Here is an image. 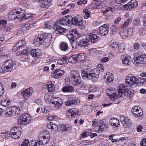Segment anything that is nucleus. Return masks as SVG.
Here are the masks:
<instances>
[{
    "instance_id": "obj_24",
    "label": "nucleus",
    "mask_w": 146,
    "mask_h": 146,
    "mask_svg": "<svg viewBox=\"0 0 146 146\" xmlns=\"http://www.w3.org/2000/svg\"><path fill=\"white\" fill-rule=\"evenodd\" d=\"M4 64L7 72H10L12 70L13 65V61L11 59H9L6 60L4 63Z\"/></svg>"
},
{
    "instance_id": "obj_38",
    "label": "nucleus",
    "mask_w": 146,
    "mask_h": 146,
    "mask_svg": "<svg viewBox=\"0 0 146 146\" xmlns=\"http://www.w3.org/2000/svg\"><path fill=\"white\" fill-rule=\"evenodd\" d=\"M60 50L63 51H67L68 49L67 43L64 42H61L60 44Z\"/></svg>"
},
{
    "instance_id": "obj_10",
    "label": "nucleus",
    "mask_w": 146,
    "mask_h": 146,
    "mask_svg": "<svg viewBox=\"0 0 146 146\" xmlns=\"http://www.w3.org/2000/svg\"><path fill=\"white\" fill-rule=\"evenodd\" d=\"M50 102L52 104H54V107L57 109L60 108L62 104L61 99L58 97H52Z\"/></svg>"
},
{
    "instance_id": "obj_26",
    "label": "nucleus",
    "mask_w": 146,
    "mask_h": 146,
    "mask_svg": "<svg viewBox=\"0 0 146 146\" xmlns=\"http://www.w3.org/2000/svg\"><path fill=\"white\" fill-rule=\"evenodd\" d=\"M41 52L39 49H33L30 52V54L34 58H37L39 57Z\"/></svg>"
},
{
    "instance_id": "obj_53",
    "label": "nucleus",
    "mask_w": 146,
    "mask_h": 146,
    "mask_svg": "<svg viewBox=\"0 0 146 146\" xmlns=\"http://www.w3.org/2000/svg\"><path fill=\"white\" fill-rule=\"evenodd\" d=\"M83 12L84 13V18L87 19L90 17V12L88 9H84L83 10Z\"/></svg>"
},
{
    "instance_id": "obj_23",
    "label": "nucleus",
    "mask_w": 146,
    "mask_h": 146,
    "mask_svg": "<svg viewBox=\"0 0 146 146\" xmlns=\"http://www.w3.org/2000/svg\"><path fill=\"white\" fill-rule=\"evenodd\" d=\"M59 25V24H58V23H55L54 27H53L54 29L55 30V32L57 34H62L64 33L66 29Z\"/></svg>"
},
{
    "instance_id": "obj_12",
    "label": "nucleus",
    "mask_w": 146,
    "mask_h": 146,
    "mask_svg": "<svg viewBox=\"0 0 146 146\" xmlns=\"http://www.w3.org/2000/svg\"><path fill=\"white\" fill-rule=\"evenodd\" d=\"M138 3L136 0H131L127 4L123 5V7L125 10H129L136 7Z\"/></svg>"
},
{
    "instance_id": "obj_39",
    "label": "nucleus",
    "mask_w": 146,
    "mask_h": 146,
    "mask_svg": "<svg viewBox=\"0 0 146 146\" xmlns=\"http://www.w3.org/2000/svg\"><path fill=\"white\" fill-rule=\"evenodd\" d=\"M63 92H71L74 91V88L71 86H66L63 87L62 89Z\"/></svg>"
},
{
    "instance_id": "obj_27",
    "label": "nucleus",
    "mask_w": 146,
    "mask_h": 146,
    "mask_svg": "<svg viewBox=\"0 0 146 146\" xmlns=\"http://www.w3.org/2000/svg\"><path fill=\"white\" fill-rule=\"evenodd\" d=\"M80 102V101L79 100L70 98L65 102V105L67 106L76 105L79 104Z\"/></svg>"
},
{
    "instance_id": "obj_49",
    "label": "nucleus",
    "mask_w": 146,
    "mask_h": 146,
    "mask_svg": "<svg viewBox=\"0 0 146 146\" xmlns=\"http://www.w3.org/2000/svg\"><path fill=\"white\" fill-rule=\"evenodd\" d=\"M85 59V56L83 54H78V61H84Z\"/></svg>"
},
{
    "instance_id": "obj_51",
    "label": "nucleus",
    "mask_w": 146,
    "mask_h": 146,
    "mask_svg": "<svg viewBox=\"0 0 146 146\" xmlns=\"http://www.w3.org/2000/svg\"><path fill=\"white\" fill-rule=\"evenodd\" d=\"M29 146H40V143L36 142V140H33L31 141L29 143Z\"/></svg>"
},
{
    "instance_id": "obj_4",
    "label": "nucleus",
    "mask_w": 146,
    "mask_h": 146,
    "mask_svg": "<svg viewBox=\"0 0 146 146\" xmlns=\"http://www.w3.org/2000/svg\"><path fill=\"white\" fill-rule=\"evenodd\" d=\"M21 128L19 127H12L10 131V136L13 139L19 138L21 134Z\"/></svg>"
},
{
    "instance_id": "obj_14",
    "label": "nucleus",
    "mask_w": 146,
    "mask_h": 146,
    "mask_svg": "<svg viewBox=\"0 0 146 146\" xmlns=\"http://www.w3.org/2000/svg\"><path fill=\"white\" fill-rule=\"evenodd\" d=\"M109 27L108 24H104L100 27L99 29V33L102 36L106 35L109 31Z\"/></svg>"
},
{
    "instance_id": "obj_6",
    "label": "nucleus",
    "mask_w": 146,
    "mask_h": 146,
    "mask_svg": "<svg viewBox=\"0 0 146 146\" xmlns=\"http://www.w3.org/2000/svg\"><path fill=\"white\" fill-rule=\"evenodd\" d=\"M134 64L136 66L139 64H144L146 63V55L143 54L134 58L133 61Z\"/></svg>"
},
{
    "instance_id": "obj_1",
    "label": "nucleus",
    "mask_w": 146,
    "mask_h": 146,
    "mask_svg": "<svg viewBox=\"0 0 146 146\" xmlns=\"http://www.w3.org/2000/svg\"><path fill=\"white\" fill-rule=\"evenodd\" d=\"M70 74L71 82L74 85H79L81 89L85 88V85L81 82L80 74L77 71H72Z\"/></svg>"
},
{
    "instance_id": "obj_25",
    "label": "nucleus",
    "mask_w": 146,
    "mask_h": 146,
    "mask_svg": "<svg viewBox=\"0 0 146 146\" xmlns=\"http://www.w3.org/2000/svg\"><path fill=\"white\" fill-rule=\"evenodd\" d=\"M44 32L38 31V35L35 37V40L38 42V44H42V40L44 38Z\"/></svg>"
},
{
    "instance_id": "obj_40",
    "label": "nucleus",
    "mask_w": 146,
    "mask_h": 146,
    "mask_svg": "<svg viewBox=\"0 0 146 146\" xmlns=\"http://www.w3.org/2000/svg\"><path fill=\"white\" fill-rule=\"evenodd\" d=\"M19 11H16L17 15L16 16V18H17L18 19H22V18H23L24 16L23 13L24 12V11H23L22 9L20 8L18 9Z\"/></svg>"
},
{
    "instance_id": "obj_64",
    "label": "nucleus",
    "mask_w": 146,
    "mask_h": 146,
    "mask_svg": "<svg viewBox=\"0 0 146 146\" xmlns=\"http://www.w3.org/2000/svg\"><path fill=\"white\" fill-rule=\"evenodd\" d=\"M140 145L141 146H146V139L143 138L141 142Z\"/></svg>"
},
{
    "instance_id": "obj_17",
    "label": "nucleus",
    "mask_w": 146,
    "mask_h": 146,
    "mask_svg": "<svg viewBox=\"0 0 146 146\" xmlns=\"http://www.w3.org/2000/svg\"><path fill=\"white\" fill-rule=\"evenodd\" d=\"M86 37L89 42L96 43L99 40V37L96 35L92 33H89L86 36Z\"/></svg>"
},
{
    "instance_id": "obj_48",
    "label": "nucleus",
    "mask_w": 146,
    "mask_h": 146,
    "mask_svg": "<svg viewBox=\"0 0 146 146\" xmlns=\"http://www.w3.org/2000/svg\"><path fill=\"white\" fill-rule=\"evenodd\" d=\"M42 112L44 113V115L46 116L50 113V111L49 109L47 107H44L42 108Z\"/></svg>"
},
{
    "instance_id": "obj_19",
    "label": "nucleus",
    "mask_w": 146,
    "mask_h": 146,
    "mask_svg": "<svg viewBox=\"0 0 146 146\" xmlns=\"http://www.w3.org/2000/svg\"><path fill=\"white\" fill-rule=\"evenodd\" d=\"M122 63L125 66L129 65L130 64L131 58L126 54H123L121 56Z\"/></svg>"
},
{
    "instance_id": "obj_41",
    "label": "nucleus",
    "mask_w": 146,
    "mask_h": 146,
    "mask_svg": "<svg viewBox=\"0 0 146 146\" xmlns=\"http://www.w3.org/2000/svg\"><path fill=\"white\" fill-rule=\"evenodd\" d=\"M46 127L48 128L53 130H56L57 128V125L52 122L48 123Z\"/></svg>"
},
{
    "instance_id": "obj_37",
    "label": "nucleus",
    "mask_w": 146,
    "mask_h": 146,
    "mask_svg": "<svg viewBox=\"0 0 146 146\" xmlns=\"http://www.w3.org/2000/svg\"><path fill=\"white\" fill-rule=\"evenodd\" d=\"M13 107L9 108L6 109L5 115L8 117H11L14 115Z\"/></svg>"
},
{
    "instance_id": "obj_13",
    "label": "nucleus",
    "mask_w": 146,
    "mask_h": 146,
    "mask_svg": "<svg viewBox=\"0 0 146 146\" xmlns=\"http://www.w3.org/2000/svg\"><path fill=\"white\" fill-rule=\"evenodd\" d=\"M44 38L42 40V44L45 46H48L51 43L52 39V35L50 33H44Z\"/></svg>"
},
{
    "instance_id": "obj_36",
    "label": "nucleus",
    "mask_w": 146,
    "mask_h": 146,
    "mask_svg": "<svg viewBox=\"0 0 146 146\" xmlns=\"http://www.w3.org/2000/svg\"><path fill=\"white\" fill-rule=\"evenodd\" d=\"M97 124H98V125L97 126L99 127V129L102 131H106L108 128V127L103 123L102 121H99Z\"/></svg>"
},
{
    "instance_id": "obj_8",
    "label": "nucleus",
    "mask_w": 146,
    "mask_h": 146,
    "mask_svg": "<svg viewBox=\"0 0 146 146\" xmlns=\"http://www.w3.org/2000/svg\"><path fill=\"white\" fill-rule=\"evenodd\" d=\"M50 137V135L49 134H47L46 135H40L38 138V142L40 143V145H45L49 141Z\"/></svg>"
},
{
    "instance_id": "obj_7",
    "label": "nucleus",
    "mask_w": 146,
    "mask_h": 146,
    "mask_svg": "<svg viewBox=\"0 0 146 146\" xmlns=\"http://www.w3.org/2000/svg\"><path fill=\"white\" fill-rule=\"evenodd\" d=\"M71 24L74 25L80 26L83 23V18L80 16H76L72 18L71 16Z\"/></svg>"
},
{
    "instance_id": "obj_5",
    "label": "nucleus",
    "mask_w": 146,
    "mask_h": 146,
    "mask_svg": "<svg viewBox=\"0 0 146 146\" xmlns=\"http://www.w3.org/2000/svg\"><path fill=\"white\" fill-rule=\"evenodd\" d=\"M133 29H135V28L122 29L120 33V35L123 38H126L130 37L133 34Z\"/></svg>"
},
{
    "instance_id": "obj_20",
    "label": "nucleus",
    "mask_w": 146,
    "mask_h": 146,
    "mask_svg": "<svg viewBox=\"0 0 146 146\" xmlns=\"http://www.w3.org/2000/svg\"><path fill=\"white\" fill-rule=\"evenodd\" d=\"M33 89L29 88L21 92L22 96L26 99H28L32 94Z\"/></svg>"
},
{
    "instance_id": "obj_15",
    "label": "nucleus",
    "mask_w": 146,
    "mask_h": 146,
    "mask_svg": "<svg viewBox=\"0 0 146 146\" xmlns=\"http://www.w3.org/2000/svg\"><path fill=\"white\" fill-rule=\"evenodd\" d=\"M131 112L138 117H140L143 114L142 110L139 107L135 106L133 107L131 110Z\"/></svg>"
},
{
    "instance_id": "obj_50",
    "label": "nucleus",
    "mask_w": 146,
    "mask_h": 146,
    "mask_svg": "<svg viewBox=\"0 0 146 146\" xmlns=\"http://www.w3.org/2000/svg\"><path fill=\"white\" fill-rule=\"evenodd\" d=\"M18 45V47L19 49L21 48L24 46L26 44V42L25 40H19L17 43Z\"/></svg>"
},
{
    "instance_id": "obj_33",
    "label": "nucleus",
    "mask_w": 146,
    "mask_h": 146,
    "mask_svg": "<svg viewBox=\"0 0 146 146\" xmlns=\"http://www.w3.org/2000/svg\"><path fill=\"white\" fill-rule=\"evenodd\" d=\"M104 79L106 80L107 82L108 83H111L114 80V78L113 74L110 72L106 73L105 75Z\"/></svg>"
},
{
    "instance_id": "obj_28",
    "label": "nucleus",
    "mask_w": 146,
    "mask_h": 146,
    "mask_svg": "<svg viewBox=\"0 0 146 146\" xmlns=\"http://www.w3.org/2000/svg\"><path fill=\"white\" fill-rule=\"evenodd\" d=\"M29 23H27L22 25L21 27L19 29L17 33L20 34L23 33L31 29Z\"/></svg>"
},
{
    "instance_id": "obj_29",
    "label": "nucleus",
    "mask_w": 146,
    "mask_h": 146,
    "mask_svg": "<svg viewBox=\"0 0 146 146\" xmlns=\"http://www.w3.org/2000/svg\"><path fill=\"white\" fill-rule=\"evenodd\" d=\"M64 73V71L59 69H56L54 70L53 77L55 78H58L62 76Z\"/></svg>"
},
{
    "instance_id": "obj_31",
    "label": "nucleus",
    "mask_w": 146,
    "mask_h": 146,
    "mask_svg": "<svg viewBox=\"0 0 146 146\" xmlns=\"http://www.w3.org/2000/svg\"><path fill=\"white\" fill-rule=\"evenodd\" d=\"M50 0H40L38 2L41 7L47 8L50 5Z\"/></svg>"
},
{
    "instance_id": "obj_52",
    "label": "nucleus",
    "mask_w": 146,
    "mask_h": 146,
    "mask_svg": "<svg viewBox=\"0 0 146 146\" xmlns=\"http://www.w3.org/2000/svg\"><path fill=\"white\" fill-rule=\"evenodd\" d=\"M33 17V16L29 14H26L24 15L23 17V18H22V19H21L20 21H23V19L26 20L29 19H32Z\"/></svg>"
},
{
    "instance_id": "obj_54",
    "label": "nucleus",
    "mask_w": 146,
    "mask_h": 146,
    "mask_svg": "<svg viewBox=\"0 0 146 146\" xmlns=\"http://www.w3.org/2000/svg\"><path fill=\"white\" fill-rule=\"evenodd\" d=\"M6 72L5 64L3 63H0V73H5Z\"/></svg>"
},
{
    "instance_id": "obj_45",
    "label": "nucleus",
    "mask_w": 146,
    "mask_h": 146,
    "mask_svg": "<svg viewBox=\"0 0 146 146\" xmlns=\"http://www.w3.org/2000/svg\"><path fill=\"white\" fill-rule=\"evenodd\" d=\"M137 82L139 85H143L144 84L146 81V79L145 78H137L136 79Z\"/></svg>"
},
{
    "instance_id": "obj_2",
    "label": "nucleus",
    "mask_w": 146,
    "mask_h": 146,
    "mask_svg": "<svg viewBox=\"0 0 146 146\" xmlns=\"http://www.w3.org/2000/svg\"><path fill=\"white\" fill-rule=\"evenodd\" d=\"M96 70L94 69L90 71L87 69H85L81 73L82 78L84 79H95L96 80L98 78L100 73Z\"/></svg>"
},
{
    "instance_id": "obj_22",
    "label": "nucleus",
    "mask_w": 146,
    "mask_h": 146,
    "mask_svg": "<svg viewBox=\"0 0 146 146\" xmlns=\"http://www.w3.org/2000/svg\"><path fill=\"white\" fill-rule=\"evenodd\" d=\"M56 129L59 131L69 132L71 130L72 128L71 126L70 125L61 124L58 127H57Z\"/></svg>"
},
{
    "instance_id": "obj_30",
    "label": "nucleus",
    "mask_w": 146,
    "mask_h": 146,
    "mask_svg": "<svg viewBox=\"0 0 146 146\" xmlns=\"http://www.w3.org/2000/svg\"><path fill=\"white\" fill-rule=\"evenodd\" d=\"M126 86L123 84H120L118 90V96L119 98H121L123 96L124 93L127 89Z\"/></svg>"
},
{
    "instance_id": "obj_47",
    "label": "nucleus",
    "mask_w": 146,
    "mask_h": 146,
    "mask_svg": "<svg viewBox=\"0 0 146 146\" xmlns=\"http://www.w3.org/2000/svg\"><path fill=\"white\" fill-rule=\"evenodd\" d=\"M89 62V60H86L85 61H83V62L80 64V67L82 68H84L88 66L89 65V64H88Z\"/></svg>"
},
{
    "instance_id": "obj_21",
    "label": "nucleus",
    "mask_w": 146,
    "mask_h": 146,
    "mask_svg": "<svg viewBox=\"0 0 146 146\" xmlns=\"http://www.w3.org/2000/svg\"><path fill=\"white\" fill-rule=\"evenodd\" d=\"M120 120L125 127L128 128L129 127L131 122L128 117L124 116H120Z\"/></svg>"
},
{
    "instance_id": "obj_9",
    "label": "nucleus",
    "mask_w": 146,
    "mask_h": 146,
    "mask_svg": "<svg viewBox=\"0 0 146 146\" xmlns=\"http://www.w3.org/2000/svg\"><path fill=\"white\" fill-rule=\"evenodd\" d=\"M31 118L28 114H23L21 116L19 121H18L19 124L25 125L30 123Z\"/></svg>"
},
{
    "instance_id": "obj_44",
    "label": "nucleus",
    "mask_w": 146,
    "mask_h": 146,
    "mask_svg": "<svg viewBox=\"0 0 146 146\" xmlns=\"http://www.w3.org/2000/svg\"><path fill=\"white\" fill-rule=\"evenodd\" d=\"M100 52L101 51H100L96 48H93L91 50L90 52V54L91 55H92L94 56H96L98 55Z\"/></svg>"
},
{
    "instance_id": "obj_57",
    "label": "nucleus",
    "mask_w": 146,
    "mask_h": 146,
    "mask_svg": "<svg viewBox=\"0 0 146 146\" xmlns=\"http://www.w3.org/2000/svg\"><path fill=\"white\" fill-rule=\"evenodd\" d=\"M134 26H140L141 25L140 21L139 19H135L133 22Z\"/></svg>"
},
{
    "instance_id": "obj_60",
    "label": "nucleus",
    "mask_w": 146,
    "mask_h": 146,
    "mask_svg": "<svg viewBox=\"0 0 146 146\" xmlns=\"http://www.w3.org/2000/svg\"><path fill=\"white\" fill-rule=\"evenodd\" d=\"M17 13L16 12H14L13 11L11 12L9 14V17H11L12 19H15L16 18Z\"/></svg>"
},
{
    "instance_id": "obj_42",
    "label": "nucleus",
    "mask_w": 146,
    "mask_h": 146,
    "mask_svg": "<svg viewBox=\"0 0 146 146\" xmlns=\"http://www.w3.org/2000/svg\"><path fill=\"white\" fill-rule=\"evenodd\" d=\"M1 105L3 106L7 107L9 105L10 101L8 99H3L1 103Z\"/></svg>"
},
{
    "instance_id": "obj_32",
    "label": "nucleus",
    "mask_w": 146,
    "mask_h": 146,
    "mask_svg": "<svg viewBox=\"0 0 146 146\" xmlns=\"http://www.w3.org/2000/svg\"><path fill=\"white\" fill-rule=\"evenodd\" d=\"M109 124L115 127H119V121L118 119L115 118L110 119L109 121Z\"/></svg>"
},
{
    "instance_id": "obj_62",
    "label": "nucleus",
    "mask_w": 146,
    "mask_h": 146,
    "mask_svg": "<svg viewBox=\"0 0 146 146\" xmlns=\"http://www.w3.org/2000/svg\"><path fill=\"white\" fill-rule=\"evenodd\" d=\"M44 25V28L45 29H50L51 27V25L50 24V22H49L45 23Z\"/></svg>"
},
{
    "instance_id": "obj_34",
    "label": "nucleus",
    "mask_w": 146,
    "mask_h": 146,
    "mask_svg": "<svg viewBox=\"0 0 146 146\" xmlns=\"http://www.w3.org/2000/svg\"><path fill=\"white\" fill-rule=\"evenodd\" d=\"M88 40L86 37L85 39H83L80 41L78 44V46L84 47H88L89 44L88 43L89 41Z\"/></svg>"
},
{
    "instance_id": "obj_46",
    "label": "nucleus",
    "mask_w": 146,
    "mask_h": 146,
    "mask_svg": "<svg viewBox=\"0 0 146 146\" xmlns=\"http://www.w3.org/2000/svg\"><path fill=\"white\" fill-rule=\"evenodd\" d=\"M132 22V19L131 18H128L125 21L124 23L121 26V28H123L128 26Z\"/></svg>"
},
{
    "instance_id": "obj_16",
    "label": "nucleus",
    "mask_w": 146,
    "mask_h": 146,
    "mask_svg": "<svg viewBox=\"0 0 146 146\" xmlns=\"http://www.w3.org/2000/svg\"><path fill=\"white\" fill-rule=\"evenodd\" d=\"M106 93L108 96L109 97L111 100H116L119 96H117L115 92V91L113 88H110V89L107 90Z\"/></svg>"
},
{
    "instance_id": "obj_61",
    "label": "nucleus",
    "mask_w": 146,
    "mask_h": 146,
    "mask_svg": "<svg viewBox=\"0 0 146 146\" xmlns=\"http://www.w3.org/2000/svg\"><path fill=\"white\" fill-rule=\"evenodd\" d=\"M125 48L123 44H121L118 46V51L120 52H123Z\"/></svg>"
},
{
    "instance_id": "obj_11",
    "label": "nucleus",
    "mask_w": 146,
    "mask_h": 146,
    "mask_svg": "<svg viewBox=\"0 0 146 146\" xmlns=\"http://www.w3.org/2000/svg\"><path fill=\"white\" fill-rule=\"evenodd\" d=\"M71 16H66L63 18V19L57 20L56 22L58 23V24H59V25H62L68 26L71 24Z\"/></svg>"
},
{
    "instance_id": "obj_35",
    "label": "nucleus",
    "mask_w": 146,
    "mask_h": 146,
    "mask_svg": "<svg viewBox=\"0 0 146 146\" xmlns=\"http://www.w3.org/2000/svg\"><path fill=\"white\" fill-rule=\"evenodd\" d=\"M134 91L131 88L126 89L123 95L128 98H130L133 95Z\"/></svg>"
},
{
    "instance_id": "obj_56",
    "label": "nucleus",
    "mask_w": 146,
    "mask_h": 146,
    "mask_svg": "<svg viewBox=\"0 0 146 146\" xmlns=\"http://www.w3.org/2000/svg\"><path fill=\"white\" fill-rule=\"evenodd\" d=\"M94 69L96 70L97 71L100 72V71H103L104 70V67L101 64H99L98 65V66L96 68H94Z\"/></svg>"
},
{
    "instance_id": "obj_63",
    "label": "nucleus",
    "mask_w": 146,
    "mask_h": 146,
    "mask_svg": "<svg viewBox=\"0 0 146 146\" xmlns=\"http://www.w3.org/2000/svg\"><path fill=\"white\" fill-rule=\"evenodd\" d=\"M118 45L117 43L115 41L112 42L110 44V46L113 48H115L117 47Z\"/></svg>"
},
{
    "instance_id": "obj_3",
    "label": "nucleus",
    "mask_w": 146,
    "mask_h": 146,
    "mask_svg": "<svg viewBox=\"0 0 146 146\" xmlns=\"http://www.w3.org/2000/svg\"><path fill=\"white\" fill-rule=\"evenodd\" d=\"M137 79L136 76L131 74L128 75L126 78L125 83L127 87L133 88L136 84Z\"/></svg>"
},
{
    "instance_id": "obj_59",
    "label": "nucleus",
    "mask_w": 146,
    "mask_h": 146,
    "mask_svg": "<svg viewBox=\"0 0 146 146\" xmlns=\"http://www.w3.org/2000/svg\"><path fill=\"white\" fill-rule=\"evenodd\" d=\"M110 29L113 32H116L118 30V27L116 25H113L111 27Z\"/></svg>"
},
{
    "instance_id": "obj_43",
    "label": "nucleus",
    "mask_w": 146,
    "mask_h": 146,
    "mask_svg": "<svg viewBox=\"0 0 146 146\" xmlns=\"http://www.w3.org/2000/svg\"><path fill=\"white\" fill-rule=\"evenodd\" d=\"M69 61L71 62H78V54L72 55L69 58Z\"/></svg>"
},
{
    "instance_id": "obj_58",
    "label": "nucleus",
    "mask_w": 146,
    "mask_h": 146,
    "mask_svg": "<svg viewBox=\"0 0 146 146\" xmlns=\"http://www.w3.org/2000/svg\"><path fill=\"white\" fill-rule=\"evenodd\" d=\"M14 115H18L20 113V110L16 107H13Z\"/></svg>"
},
{
    "instance_id": "obj_18",
    "label": "nucleus",
    "mask_w": 146,
    "mask_h": 146,
    "mask_svg": "<svg viewBox=\"0 0 146 146\" xmlns=\"http://www.w3.org/2000/svg\"><path fill=\"white\" fill-rule=\"evenodd\" d=\"M78 114V110L76 108H73L72 109H70L67 112V115L69 118H74Z\"/></svg>"
},
{
    "instance_id": "obj_55",
    "label": "nucleus",
    "mask_w": 146,
    "mask_h": 146,
    "mask_svg": "<svg viewBox=\"0 0 146 146\" xmlns=\"http://www.w3.org/2000/svg\"><path fill=\"white\" fill-rule=\"evenodd\" d=\"M46 86H47L48 90L49 92H51L55 89L54 85L52 84L49 85L47 84Z\"/></svg>"
}]
</instances>
